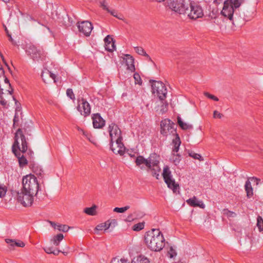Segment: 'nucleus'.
<instances>
[{"label":"nucleus","mask_w":263,"mask_h":263,"mask_svg":"<svg viewBox=\"0 0 263 263\" xmlns=\"http://www.w3.org/2000/svg\"><path fill=\"white\" fill-rule=\"evenodd\" d=\"M171 5L174 11L180 14H185L193 20L203 16L201 7L197 3L189 0H172Z\"/></svg>","instance_id":"nucleus-1"},{"label":"nucleus","mask_w":263,"mask_h":263,"mask_svg":"<svg viewBox=\"0 0 263 263\" xmlns=\"http://www.w3.org/2000/svg\"><path fill=\"white\" fill-rule=\"evenodd\" d=\"M145 244L150 250L159 252L165 246V239L159 229H153L144 235Z\"/></svg>","instance_id":"nucleus-2"},{"label":"nucleus","mask_w":263,"mask_h":263,"mask_svg":"<svg viewBox=\"0 0 263 263\" xmlns=\"http://www.w3.org/2000/svg\"><path fill=\"white\" fill-rule=\"evenodd\" d=\"M28 148L27 143L23 131L19 128L14 134V142L12 146V151L15 155H18L20 152L25 153Z\"/></svg>","instance_id":"nucleus-3"},{"label":"nucleus","mask_w":263,"mask_h":263,"mask_svg":"<svg viewBox=\"0 0 263 263\" xmlns=\"http://www.w3.org/2000/svg\"><path fill=\"white\" fill-rule=\"evenodd\" d=\"M11 92L10 84L4 74L0 77V103L2 105L6 106L8 104L12 98Z\"/></svg>","instance_id":"nucleus-4"},{"label":"nucleus","mask_w":263,"mask_h":263,"mask_svg":"<svg viewBox=\"0 0 263 263\" xmlns=\"http://www.w3.org/2000/svg\"><path fill=\"white\" fill-rule=\"evenodd\" d=\"M21 188L37 195L40 185L37 178L34 175L28 174L22 178Z\"/></svg>","instance_id":"nucleus-5"},{"label":"nucleus","mask_w":263,"mask_h":263,"mask_svg":"<svg viewBox=\"0 0 263 263\" xmlns=\"http://www.w3.org/2000/svg\"><path fill=\"white\" fill-rule=\"evenodd\" d=\"M244 0H226L223 3L221 14L230 20H233V15L239 8Z\"/></svg>","instance_id":"nucleus-6"},{"label":"nucleus","mask_w":263,"mask_h":263,"mask_svg":"<svg viewBox=\"0 0 263 263\" xmlns=\"http://www.w3.org/2000/svg\"><path fill=\"white\" fill-rule=\"evenodd\" d=\"M36 196L37 195L21 188L16 193L15 198L23 206L30 207L32 205Z\"/></svg>","instance_id":"nucleus-7"},{"label":"nucleus","mask_w":263,"mask_h":263,"mask_svg":"<svg viewBox=\"0 0 263 263\" xmlns=\"http://www.w3.org/2000/svg\"><path fill=\"white\" fill-rule=\"evenodd\" d=\"M64 238V235L62 233L52 236L50 238L48 246L44 248L45 251L48 254L52 253L54 255H58L60 251L58 247Z\"/></svg>","instance_id":"nucleus-8"},{"label":"nucleus","mask_w":263,"mask_h":263,"mask_svg":"<svg viewBox=\"0 0 263 263\" xmlns=\"http://www.w3.org/2000/svg\"><path fill=\"white\" fill-rule=\"evenodd\" d=\"M162 176L168 187L172 190L174 193L179 192V184L176 183L175 180L172 178L171 171L168 166H166L163 168Z\"/></svg>","instance_id":"nucleus-9"},{"label":"nucleus","mask_w":263,"mask_h":263,"mask_svg":"<svg viewBox=\"0 0 263 263\" xmlns=\"http://www.w3.org/2000/svg\"><path fill=\"white\" fill-rule=\"evenodd\" d=\"M160 133L163 136H168L176 134L175 124L168 119H164L160 122Z\"/></svg>","instance_id":"nucleus-10"},{"label":"nucleus","mask_w":263,"mask_h":263,"mask_svg":"<svg viewBox=\"0 0 263 263\" xmlns=\"http://www.w3.org/2000/svg\"><path fill=\"white\" fill-rule=\"evenodd\" d=\"M152 93L159 98L160 100H164L166 98L167 90L165 85L160 81H153L152 83Z\"/></svg>","instance_id":"nucleus-11"},{"label":"nucleus","mask_w":263,"mask_h":263,"mask_svg":"<svg viewBox=\"0 0 263 263\" xmlns=\"http://www.w3.org/2000/svg\"><path fill=\"white\" fill-rule=\"evenodd\" d=\"M110 148L115 154H119L123 156L126 151L122 139L110 142Z\"/></svg>","instance_id":"nucleus-12"},{"label":"nucleus","mask_w":263,"mask_h":263,"mask_svg":"<svg viewBox=\"0 0 263 263\" xmlns=\"http://www.w3.org/2000/svg\"><path fill=\"white\" fill-rule=\"evenodd\" d=\"M108 132L110 142L122 139L121 130L117 125L110 124L108 127Z\"/></svg>","instance_id":"nucleus-13"},{"label":"nucleus","mask_w":263,"mask_h":263,"mask_svg":"<svg viewBox=\"0 0 263 263\" xmlns=\"http://www.w3.org/2000/svg\"><path fill=\"white\" fill-rule=\"evenodd\" d=\"M117 224L115 219H109L104 222L100 223L96 226L94 229L95 233L98 234L101 231H106L111 226L115 227Z\"/></svg>","instance_id":"nucleus-14"},{"label":"nucleus","mask_w":263,"mask_h":263,"mask_svg":"<svg viewBox=\"0 0 263 263\" xmlns=\"http://www.w3.org/2000/svg\"><path fill=\"white\" fill-rule=\"evenodd\" d=\"M78 110L84 116H87L90 113L91 109L89 104L84 99L79 101Z\"/></svg>","instance_id":"nucleus-15"},{"label":"nucleus","mask_w":263,"mask_h":263,"mask_svg":"<svg viewBox=\"0 0 263 263\" xmlns=\"http://www.w3.org/2000/svg\"><path fill=\"white\" fill-rule=\"evenodd\" d=\"M78 28L79 31L85 35L88 36L90 35L92 29V26L90 22L83 21L78 23Z\"/></svg>","instance_id":"nucleus-16"},{"label":"nucleus","mask_w":263,"mask_h":263,"mask_svg":"<svg viewBox=\"0 0 263 263\" xmlns=\"http://www.w3.org/2000/svg\"><path fill=\"white\" fill-rule=\"evenodd\" d=\"M158 160H152L150 161V167H147L148 171L152 175L155 177L157 179H159L160 168L158 165Z\"/></svg>","instance_id":"nucleus-17"},{"label":"nucleus","mask_w":263,"mask_h":263,"mask_svg":"<svg viewBox=\"0 0 263 263\" xmlns=\"http://www.w3.org/2000/svg\"><path fill=\"white\" fill-rule=\"evenodd\" d=\"M121 58L125 64L126 69L131 72H134L135 67L133 57L129 54H124Z\"/></svg>","instance_id":"nucleus-18"},{"label":"nucleus","mask_w":263,"mask_h":263,"mask_svg":"<svg viewBox=\"0 0 263 263\" xmlns=\"http://www.w3.org/2000/svg\"><path fill=\"white\" fill-rule=\"evenodd\" d=\"M92 119L93 126L96 128H102L105 125V121L98 114H93Z\"/></svg>","instance_id":"nucleus-19"},{"label":"nucleus","mask_w":263,"mask_h":263,"mask_svg":"<svg viewBox=\"0 0 263 263\" xmlns=\"http://www.w3.org/2000/svg\"><path fill=\"white\" fill-rule=\"evenodd\" d=\"M105 48L109 52H112L116 49L115 41L110 35H107L104 39Z\"/></svg>","instance_id":"nucleus-20"},{"label":"nucleus","mask_w":263,"mask_h":263,"mask_svg":"<svg viewBox=\"0 0 263 263\" xmlns=\"http://www.w3.org/2000/svg\"><path fill=\"white\" fill-rule=\"evenodd\" d=\"M5 241L9 245L10 249H14L15 247L23 248L25 246V243L20 240L7 238Z\"/></svg>","instance_id":"nucleus-21"},{"label":"nucleus","mask_w":263,"mask_h":263,"mask_svg":"<svg viewBox=\"0 0 263 263\" xmlns=\"http://www.w3.org/2000/svg\"><path fill=\"white\" fill-rule=\"evenodd\" d=\"M186 203L191 206L199 207L201 209L205 208V205L202 201L198 200L196 197H193L186 200Z\"/></svg>","instance_id":"nucleus-22"},{"label":"nucleus","mask_w":263,"mask_h":263,"mask_svg":"<svg viewBox=\"0 0 263 263\" xmlns=\"http://www.w3.org/2000/svg\"><path fill=\"white\" fill-rule=\"evenodd\" d=\"M151 160V158H150L149 160H147L145 159L143 156H140L136 158L135 163L137 166H140L143 164L147 167H150V161Z\"/></svg>","instance_id":"nucleus-23"},{"label":"nucleus","mask_w":263,"mask_h":263,"mask_svg":"<svg viewBox=\"0 0 263 263\" xmlns=\"http://www.w3.org/2000/svg\"><path fill=\"white\" fill-rule=\"evenodd\" d=\"M98 206L94 204L91 207H87L84 209V213L90 216H96L98 214Z\"/></svg>","instance_id":"nucleus-24"},{"label":"nucleus","mask_w":263,"mask_h":263,"mask_svg":"<svg viewBox=\"0 0 263 263\" xmlns=\"http://www.w3.org/2000/svg\"><path fill=\"white\" fill-rule=\"evenodd\" d=\"M132 263H151L149 258L143 256L139 255L134 257Z\"/></svg>","instance_id":"nucleus-25"},{"label":"nucleus","mask_w":263,"mask_h":263,"mask_svg":"<svg viewBox=\"0 0 263 263\" xmlns=\"http://www.w3.org/2000/svg\"><path fill=\"white\" fill-rule=\"evenodd\" d=\"M175 134L176 135V137L173 140V152L174 153H177L179 150L180 144H181V141H180V138H179L178 135L176 133Z\"/></svg>","instance_id":"nucleus-26"},{"label":"nucleus","mask_w":263,"mask_h":263,"mask_svg":"<svg viewBox=\"0 0 263 263\" xmlns=\"http://www.w3.org/2000/svg\"><path fill=\"white\" fill-rule=\"evenodd\" d=\"M177 123L179 126L183 130H187L192 128V126L191 125L184 122L180 117H177Z\"/></svg>","instance_id":"nucleus-27"},{"label":"nucleus","mask_w":263,"mask_h":263,"mask_svg":"<svg viewBox=\"0 0 263 263\" xmlns=\"http://www.w3.org/2000/svg\"><path fill=\"white\" fill-rule=\"evenodd\" d=\"M51 225L54 229H57L59 231H62L63 232H67L70 229L69 226L65 224H57L54 222H51Z\"/></svg>","instance_id":"nucleus-28"},{"label":"nucleus","mask_w":263,"mask_h":263,"mask_svg":"<svg viewBox=\"0 0 263 263\" xmlns=\"http://www.w3.org/2000/svg\"><path fill=\"white\" fill-rule=\"evenodd\" d=\"M22 152H20L18 155H15L18 158L20 166L21 167L26 166L28 164L27 159L23 155H21Z\"/></svg>","instance_id":"nucleus-29"},{"label":"nucleus","mask_w":263,"mask_h":263,"mask_svg":"<svg viewBox=\"0 0 263 263\" xmlns=\"http://www.w3.org/2000/svg\"><path fill=\"white\" fill-rule=\"evenodd\" d=\"M245 190L247 193L248 198H251L253 195V190L251 183L249 181H247L245 184Z\"/></svg>","instance_id":"nucleus-30"},{"label":"nucleus","mask_w":263,"mask_h":263,"mask_svg":"<svg viewBox=\"0 0 263 263\" xmlns=\"http://www.w3.org/2000/svg\"><path fill=\"white\" fill-rule=\"evenodd\" d=\"M256 226L259 232L263 234V218L260 216H258L257 217Z\"/></svg>","instance_id":"nucleus-31"},{"label":"nucleus","mask_w":263,"mask_h":263,"mask_svg":"<svg viewBox=\"0 0 263 263\" xmlns=\"http://www.w3.org/2000/svg\"><path fill=\"white\" fill-rule=\"evenodd\" d=\"M144 228V222H139L134 224L132 227V230L134 231H139L142 230Z\"/></svg>","instance_id":"nucleus-32"},{"label":"nucleus","mask_w":263,"mask_h":263,"mask_svg":"<svg viewBox=\"0 0 263 263\" xmlns=\"http://www.w3.org/2000/svg\"><path fill=\"white\" fill-rule=\"evenodd\" d=\"M7 192V187L4 184L0 183V198H4Z\"/></svg>","instance_id":"nucleus-33"},{"label":"nucleus","mask_w":263,"mask_h":263,"mask_svg":"<svg viewBox=\"0 0 263 263\" xmlns=\"http://www.w3.org/2000/svg\"><path fill=\"white\" fill-rule=\"evenodd\" d=\"M167 255L171 258H173L176 256L177 253L175 250L172 247H170L167 250Z\"/></svg>","instance_id":"nucleus-34"},{"label":"nucleus","mask_w":263,"mask_h":263,"mask_svg":"<svg viewBox=\"0 0 263 263\" xmlns=\"http://www.w3.org/2000/svg\"><path fill=\"white\" fill-rule=\"evenodd\" d=\"M134 79L135 80V84H138L141 85L142 84V79L138 73H135L134 74Z\"/></svg>","instance_id":"nucleus-35"},{"label":"nucleus","mask_w":263,"mask_h":263,"mask_svg":"<svg viewBox=\"0 0 263 263\" xmlns=\"http://www.w3.org/2000/svg\"><path fill=\"white\" fill-rule=\"evenodd\" d=\"M180 160V156L178 154H175L174 153L173 155L172 156L171 161L175 165L178 164Z\"/></svg>","instance_id":"nucleus-36"},{"label":"nucleus","mask_w":263,"mask_h":263,"mask_svg":"<svg viewBox=\"0 0 263 263\" xmlns=\"http://www.w3.org/2000/svg\"><path fill=\"white\" fill-rule=\"evenodd\" d=\"M129 209V206H125L122 208H115L114 209V212L116 213H123L126 212Z\"/></svg>","instance_id":"nucleus-37"},{"label":"nucleus","mask_w":263,"mask_h":263,"mask_svg":"<svg viewBox=\"0 0 263 263\" xmlns=\"http://www.w3.org/2000/svg\"><path fill=\"white\" fill-rule=\"evenodd\" d=\"M110 263H129L127 260L123 258H113Z\"/></svg>","instance_id":"nucleus-38"},{"label":"nucleus","mask_w":263,"mask_h":263,"mask_svg":"<svg viewBox=\"0 0 263 263\" xmlns=\"http://www.w3.org/2000/svg\"><path fill=\"white\" fill-rule=\"evenodd\" d=\"M29 54L31 55L33 58L36 57V52H37L36 49L34 47H30L29 50H27Z\"/></svg>","instance_id":"nucleus-39"},{"label":"nucleus","mask_w":263,"mask_h":263,"mask_svg":"<svg viewBox=\"0 0 263 263\" xmlns=\"http://www.w3.org/2000/svg\"><path fill=\"white\" fill-rule=\"evenodd\" d=\"M204 95L206 97H207V98H209L210 99H211L213 101H218V100H219L218 98L217 97H216L215 96H214L213 95L210 94L209 92H204Z\"/></svg>","instance_id":"nucleus-40"},{"label":"nucleus","mask_w":263,"mask_h":263,"mask_svg":"<svg viewBox=\"0 0 263 263\" xmlns=\"http://www.w3.org/2000/svg\"><path fill=\"white\" fill-rule=\"evenodd\" d=\"M135 51L140 55H147L145 51L141 47H137L135 48Z\"/></svg>","instance_id":"nucleus-41"},{"label":"nucleus","mask_w":263,"mask_h":263,"mask_svg":"<svg viewBox=\"0 0 263 263\" xmlns=\"http://www.w3.org/2000/svg\"><path fill=\"white\" fill-rule=\"evenodd\" d=\"M223 117L222 113L220 112L217 110H214L213 112V117L214 119H221Z\"/></svg>","instance_id":"nucleus-42"},{"label":"nucleus","mask_w":263,"mask_h":263,"mask_svg":"<svg viewBox=\"0 0 263 263\" xmlns=\"http://www.w3.org/2000/svg\"><path fill=\"white\" fill-rule=\"evenodd\" d=\"M67 96L72 100L75 99V96L71 89H68L66 91Z\"/></svg>","instance_id":"nucleus-43"},{"label":"nucleus","mask_w":263,"mask_h":263,"mask_svg":"<svg viewBox=\"0 0 263 263\" xmlns=\"http://www.w3.org/2000/svg\"><path fill=\"white\" fill-rule=\"evenodd\" d=\"M82 134L85 136L86 137V138L88 139V140L91 142V143H92L93 144H96V142H95V141L93 140V139H92L91 135H90L89 134H88V133H87L86 132L84 131L83 130H82Z\"/></svg>","instance_id":"nucleus-44"},{"label":"nucleus","mask_w":263,"mask_h":263,"mask_svg":"<svg viewBox=\"0 0 263 263\" xmlns=\"http://www.w3.org/2000/svg\"><path fill=\"white\" fill-rule=\"evenodd\" d=\"M190 156L195 159H197L200 161L203 160L201 155H200L198 154H196V153L190 154Z\"/></svg>","instance_id":"nucleus-45"},{"label":"nucleus","mask_w":263,"mask_h":263,"mask_svg":"<svg viewBox=\"0 0 263 263\" xmlns=\"http://www.w3.org/2000/svg\"><path fill=\"white\" fill-rule=\"evenodd\" d=\"M47 74H49L50 76V77L53 80L54 82H55V75L53 73H47Z\"/></svg>","instance_id":"nucleus-46"},{"label":"nucleus","mask_w":263,"mask_h":263,"mask_svg":"<svg viewBox=\"0 0 263 263\" xmlns=\"http://www.w3.org/2000/svg\"><path fill=\"white\" fill-rule=\"evenodd\" d=\"M4 71L3 69V68L0 66V77H3V75H4Z\"/></svg>","instance_id":"nucleus-47"},{"label":"nucleus","mask_w":263,"mask_h":263,"mask_svg":"<svg viewBox=\"0 0 263 263\" xmlns=\"http://www.w3.org/2000/svg\"><path fill=\"white\" fill-rule=\"evenodd\" d=\"M8 36L9 37V41L12 42V44H13V40L10 34H8Z\"/></svg>","instance_id":"nucleus-48"},{"label":"nucleus","mask_w":263,"mask_h":263,"mask_svg":"<svg viewBox=\"0 0 263 263\" xmlns=\"http://www.w3.org/2000/svg\"><path fill=\"white\" fill-rule=\"evenodd\" d=\"M5 31L7 33V34L8 35V34H9V32H8V29H7V28H5Z\"/></svg>","instance_id":"nucleus-49"},{"label":"nucleus","mask_w":263,"mask_h":263,"mask_svg":"<svg viewBox=\"0 0 263 263\" xmlns=\"http://www.w3.org/2000/svg\"><path fill=\"white\" fill-rule=\"evenodd\" d=\"M128 155L130 156V157H134V155H132V154L130 153H128Z\"/></svg>","instance_id":"nucleus-50"},{"label":"nucleus","mask_w":263,"mask_h":263,"mask_svg":"<svg viewBox=\"0 0 263 263\" xmlns=\"http://www.w3.org/2000/svg\"><path fill=\"white\" fill-rule=\"evenodd\" d=\"M42 77L43 79L44 80V81L45 82V80H44V73H43V74H42Z\"/></svg>","instance_id":"nucleus-51"},{"label":"nucleus","mask_w":263,"mask_h":263,"mask_svg":"<svg viewBox=\"0 0 263 263\" xmlns=\"http://www.w3.org/2000/svg\"><path fill=\"white\" fill-rule=\"evenodd\" d=\"M175 263H184V262H181V261H178L176 262H175Z\"/></svg>","instance_id":"nucleus-52"}]
</instances>
